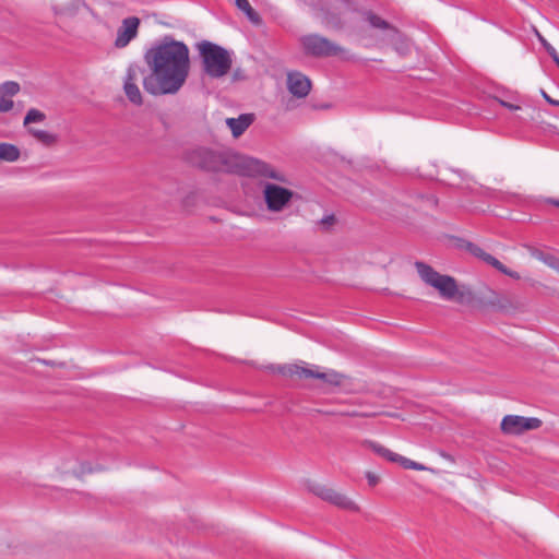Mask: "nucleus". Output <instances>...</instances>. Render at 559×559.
I'll return each instance as SVG.
<instances>
[{
	"label": "nucleus",
	"mask_w": 559,
	"mask_h": 559,
	"mask_svg": "<svg viewBox=\"0 0 559 559\" xmlns=\"http://www.w3.org/2000/svg\"><path fill=\"white\" fill-rule=\"evenodd\" d=\"M415 267L420 278L429 286L437 289L440 296L447 300H455L460 304L474 300L473 292L467 287L459 288L456 280L450 275L440 274L429 264L416 261Z\"/></svg>",
	"instance_id": "7ed1b4c3"
},
{
	"label": "nucleus",
	"mask_w": 559,
	"mask_h": 559,
	"mask_svg": "<svg viewBox=\"0 0 559 559\" xmlns=\"http://www.w3.org/2000/svg\"><path fill=\"white\" fill-rule=\"evenodd\" d=\"M536 34L542 46L546 49L557 67H559V55L556 49L538 32Z\"/></svg>",
	"instance_id": "bb28decb"
},
{
	"label": "nucleus",
	"mask_w": 559,
	"mask_h": 559,
	"mask_svg": "<svg viewBox=\"0 0 559 559\" xmlns=\"http://www.w3.org/2000/svg\"><path fill=\"white\" fill-rule=\"evenodd\" d=\"M558 68H559V66H558Z\"/></svg>",
	"instance_id": "49530a36"
},
{
	"label": "nucleus",
	"mask_w": 559,
	"mask_h": 559,
	"mask_svg": "<svg viewBox=\"0 0 559 559\" xmlns=\"http://www.w3.org/2000/svg\"><path fill=\"white\" fill-rule=\"evenodd\" d=\"M20 148L11 143H0V162H15L20 158Z\"/></svg>",
	"instance_id": "4be33fe9"
},
{
	"label": "nucleus",
	"mask_w": 559,
	"mask_h": 559,
	"mask_svg": "<svg viewBox=\"0 0 559 559\" xmlns=\"http://www.w3.org/2000/svg\"><path fill=\"white\" fill-rule=\"evenodd\" d=\"M294 192L275 183H265L263 197L266 206L272 212L282 211L292 200Z\"/></svg>",
	"instance_id": "6e6552de"
},
{
	"label": "nucleus",
	"mask_w": 559,
	"mask_h": 559,
	"mask_svg": "<svg viewBox=\"0 0 559 559\" xmlns=\"http://www.w3.org/2000/svg\"><path fill=\"white\" fill-rule=\"evenodd\" d=\"M308 378L319 379V380H322L323 382H325L330 385H334V386L343 385L347 379V377L345 374L340 373L335 370L320 372V371H314L312 369H311V374H309Z\"/></svg>",
	"instance_id": "dca6fc26"
},
{
	"label": "nucleus",
	"mask_w": 559,
	"mask_h": 559,
	"mask_svg": "<svg viewBox=\"0 0 559 559\" xmlns=\"http://www.w3.org/2000/svg\"><path fill=\"white\" fill-rule=\"evenodd\" d=\"M540 261L545 262L547 265L551 266V267H556L558 270V266H559V260L556 259L554 255H550V254H545L544 255V259H542Z\"/></svg>",
	"instance_id": "2f4dec72"
},
{
	"label": "nucleus",
	"mask_w": 559,
	"mask_h": 559,
	"mask_svg": "<svg viewBox=\"0 0 559 559\" xmlns=\"http://www.w3.org/2000/svg\"><path fill=\"white\" fill-rule=\"evenodd\" d=\"M94 469L92 468L90 463H82L80 467L79 476H82L87 473H92Z\"/></svg>",
	"instance_id": "c9c22d12"
},
{
	"label": "nucleus",
	"mask_w": 559,
	"mask_h": 559,
	"mask_svg": "<svg viewBox=\"0 0 559 559\" xmlns=\"http://www.w3.org/2000/svg\"><path fill=\"white\" fill-rule=\"evenodd\" d=\"M520 302L509 295L498 294V298L496 300V306L493 309L501 312H512L519 309Z\"/></svg>",
	"instance_id": "aec40b11"
},
{
	"label": "nucleus",
	"mask_w": 559,
	"mask_h": 559,
	"mask_svg": "<svg viewBox=\"0 0 559 559\" xmlns=\"http://www.w3.org/2000/svg\"><path fill=\"white\" fill-rule=\"evenodd\" d=\"M239 78H240V73H239V71L237 70V71H235V72H234V79H235V80H238Z\"/></svg>",
	"instance_id": "79ce46f5"
},
{
	"label": "nucleus",
	"mask_w": 559,
	"mask_h": 559,
	"mask_svg": "<svg viewBox=\"0 0 559 559\" xmlns=\"http://www.w3.org/2000/svg\"><path fill=\"white\" fill-rule=\"evenodd\" d=\"M320 223L322 225H324L325 227H330L332 226L334 223H335V216L334 215H328V216H324Z\"/></svg>",
	"instance_id": "f704fd0d"
},
{
	"label": "nucleus",
	"mask_w": 559,
	"mask_h": 559,
	"mask_svg": "<svg viewBox=\"0 0 559 559\" xmlns=\"http://www.w3.org/2000/svg\"><path fill=\"white\" fill-rule=\"evenodd\" d=\"M13 100L0 94V112H7L13 108Z\"/></svg>",
	"instance_id": "7c9ffc66"
},
{
	"label": "nucleus",
	"mask_w": 559,
	"mask_h": 559,
	"mask_svg": "<svg viewBox=\"0 0 559 559\" xmlns=\"http://www.w3.org/2000/svg\"><path fill=\"white\" fill-rule=\"evenodd\" d=\"M399 464L402 465L404 468H408V469H415V471H425L426 469V466H424L423 464L412 461L402 455L399 461Z\"/></svg>",
	"instance_id": "c85d7f7f"
},
{
	"label": "nucleus",
	"mask_w": 559,
	"mask_h": 559,
	"mask_svg": "<svg viewBox=\"0 0 559 559\" xmlns=\"http://www.w3.org/2000/svg\"><path fill=\"white\" fill-rule=\"evenodd\" d=\"M307 488L310 492L319 497L320 499L347 511L359 512L360 508L357 503H355L352 499H349L346 495L326 487L324 485L309 481Z\"/></svg>",
	"instance_id": "423d86ee"
},
{
	"label": "nucleus",
	"mask_w": 559,
	"mask_h": 559,
	"mask_svg": "<svg viewBox=\"0 0 559 559\" xmlns=\"http://www.w3.org/2000/svg\"><path fill=\"white\" fill-rule=\"evenodd\" d=\"M266 368L272 372H276L287 377L298 376L300 378H308L309 374H311V369L295 364L270 365Z\"/></svg>",
	"instance_id": "2eb2a0df"
},
{
	"label": "nucleus",
	"mask_w": 559,
	"mask_h": 559,
	"mask_svg": "<svg viewBox=\"0 0 559 559\" xmlns=\"http://www.w3.org/2000/svg\"><path fill=\"white\" fill-rule=\"evenodd\" d=\"M19 91L20 85L13 81H8L0 86V94L3 96H14Z\"/></svg>",
	"instance_id": "a878e982"
},
{
	"label": "nucleus",
	"mask_w": 559,
	"mask_h": 559,
	"mask_svg": "<svg viewBox=\"0 0 559 559\" xmlns=\"http://www.w3.org/2000/svg\"><path fill=\"white\" fill-rule=\"evenodd\" d=\"M441 455L447 460L453 461V457L448 453L442 452Z\"/></svg>",
	"instance_id": "a19ab883"
},
{
	"label": "nucleus",
	"mask_w": 559,
	"mask_h": 559,
	"mask_svg": "<svg viewBox=\"0 0 559 559\" xmlns=\"http://www.w3.org/2000/svg\"><path fill=\"white\" fill-rule=\"evenodd\" d=\"M362 445L369 448L374 453H377L378 455L384 457L385 460H388L390 462L399 463V461L401 459L400 454L392 452L391 450L386 449L385 447H383L374 441L365 440V441H362Z\"/></svg>",
	"instance_id": "a211bd4d"
},
{
	"label": "nucleus",
	"mask_w": 559,
	"mask_h": 559,
	"mask_svg": "<svg viewBox=\"0 0 559 559\" xmlns=\"http://www.w3.org/2000/svg\"><path fill=\"white\" fill-rule=\"evenodd\" d=\"M186 160L205 171L261 176L283 183L288 182L286 176L270 164L238 153L197 147L186 154Z\"/></svg>",
	"instance_id": "f03ea898"
},
{
	"label": "nucleus",
	"mask_w": 559,
	"mask_h": 559,
	"mask_svg": "<svg viewBox=\"0 0 559 559\" xmlns=\"http://www.w3.org/2000/svg\"><path fill=\"white\" fill-rule=\"evenodd\" d=\"M254 121L253 114H241L237 118H227L226 124L229 127L234 138H239Z\"/></svg>",
	"instance_id": "4468645a"
},
{
	"label": "nucleus",
	"mask_w": 559,
	"mask_h": 559,
	"mask_svg": "<svg viewBox=\"0 0 559 559\" xmlns=\"http://www.w3.org/2000/svg\"><path fill=\"white\" fill-rule=\"evenodd\" d=\"M318 413L323 414V415H330V416H338V409H329V411L319 409Z\"/></svg>",
	"instance_id": "4c0bfd02"
},
{
	"label": "nucleus",
	"mask_w": 559,
	"mask_h": 559,
	"mask_svg": "<svg viewBox=\"0 0 559 559\" xmlns=\"http://www.w3.org/2000/svg\"><path fill=\"white\" fill-rule=\"evenodd\" d=\"M540 93L548 104L559 106V100L552 99L544 90H542Z\"/></svg>",
	"instance_id": "e433bc0d"
},
{
	"label": "nucleus",
	"mask_w": 559,
	"mask_h": 559,
	"mask_svg": "<svg viewBox=\"0 0 559 559\" xmlns=\"http://www.w3.org/2000/svg\"><path fill=\"white\" fill-rule=\"evenodd\" d=\"M364 20L372 27L386 32V38L391 44H397L402 40V33L388 21L376 14L370 10L361 12Z\"/></svg>",
	"instance_id": "9b49d317"
},
{
	"label": "nucleus",
	"mask_w": 559,
	"mask_h": 559,
	"mask_svg": "<svg viewBox=\"0 0 559 559\" xmlns=\"http://www.w3.org/2000/svg\"><path fill=\"white\" fill-rule=\"evenodd\" d=\"M525 248L527 249V251L530 252V254L538 260H542L544 259V255L545 253L543 251H540L539 249L533 247V246H528L526 245Z\"/></svg>",
	"instance_id": "473e14b6"
},
{
	"label": "nucleus",
	"mask_w": 559,
	"mask_h": 559,
	"mask_svg": "<svg viewBox=\"0 0 559 559\" xmlns=\"http://www.w3.org/2000/svg\"><path fill=\"white\" fill-rule=\"evenodd\" d=\"M40 362L47 365V366H63L64 364L63 362H55V361H51V360H45V359H39Z\"/></svg>",
	"instance_id": "58836bf2"
},
{
	"label": "nucleus",
	"mask_w": 559,
	"mask_h": 559,
	"mask_svg": "<svg viewBox=\"0 0 559 559\" xmlns=\"http://www.w3.org/2000/svg\"><path fill=\"white\" fill-rule=\"evenodd\" d=\"M198 49L203 71L210 78L219 79L230 71L233 60L227 49L207 40L199 43Z\"/></svg>",
	"instance_id": "20e7f679"
},
{
	"label": "nucleus",
	"mask_w": 559,
	"mask_h": 559,
	"mask_svg": "<svg viewBox=\"0 0 559 559\" xmlns=\"http://www.w3.org/2000/svg\"><path fill=\"white\" fill-rule=\"evenodd\" d=\"M550 203L559 207V200H550Z\"/></svg>",
	"instance_id": "37998d69"
},
{
	"label": "nucleus",
	"mask_w": 559,
	"mask_h": 559,
	"mask_svg": "<svg viewBox=\"0 0 559 559\" xmlns=\"http://www.w3.org/2000/svg\"><path fill=\"white\" fill-rule=\"evenodd\" d=\"M362 445L369 448L374 453H377L378 455L384 457L385 460H388L390 462L399 463V461L401 459L400 454L392 452L391 450L386 449L385 447H383L374 441L365 440V441H362Z\"/></svg>",
	"instance_id": "f3484780"
},
{
	"label": "nucleus",
	"mask_w": 559,
	"mask_h": 559,
	"mask_svg": "<svg viewBox=\"0 0 559 559\" xmlns=\"http://www.w3.org/2000/svg\"><path fill=\"white\" fill-rule=\"evenodd\" d=\"M28 132L40 143L45 145H53L57 142V135L48 131L28 128Z\"/></svg>",
	"instance_id": "5701e85b"
},
{
	"label": "nucleus",
	"mask_w": 559,
	"mask_h": 559,
	"mask_svg": "<svg viewBox=\"0 0 559 559\" xmlns=\"http://www.w3.org/2000/svg\"><path fill=\"white\" fill-rule=\"evenodd\" d=\"M338 416H346V417H369L371 414L366 412H360L358 409L346 407L338 409Z\"/></svg>",
	"instance_id": "cd10ccee"
},
{
	"label": "nucleus",
	"mask_w": 559,
	"mask_h": 559,
	"mask_svg": "<svg viewBox=\"0 0 559 559\" xmlns=\"http://www.w3.org/2000/svg\"><path fill=\"white\" fill-rule=\"evenodd\" d=\"M366 478L368 480V485L371 486V487H374L379 484L380 481V478L378 475H376L374 473L372 472H367L366 473Z\"/></svg>",
	"instance_id": "72a5a7b5"
},
{
	"label": "nucleus",
	"mask_w": 559,
	"mask_h": 559,
	"mask_svg": "<svg viewBox=\"0 0 559 559\" xmlns=\"http://www.w3.org/2000/svg\"><path fill=\"white\" fill-rule=\"evenodd\" d=\"M236 7L242 11L247 19L254 25H260L262 23V19L259 13L251 7L248 0H235Z\"/></svg>",
	"instance_id": "412c9836"
},
{
	"label": "nucleus",
	"mask_w": 559,
	"mask_h": 559,
	"mask_svg": "<svg viewBox=\"0 0 559 559\" xmlns=\"http://www.w3.org/2000/svg\"><path fill=\"white\" fill-rule=\"evenodd\" d=\"M502 104H503V106L508 107L511 110H515V109L520 108L519 106H515V105H512V104H509V103H502Z\"/></svg>",
	"instance_id": "ea45409f"
},
{
	"label": "nucleus",
	"mask_w": 559,
	"mask_h": 559,
	"mask_svg": "<svg viewBox=\"0 0 559 559\" xmlns=\"http://www.w3.org/2000/svg\"><path fill=\"white\" fill-rule=\"evenodd\" d=\"M140 20L135 16L127 17L118 28L115 46L117 48L126 47L138 34Z\"/></svg>",
	"instance_id": "ddd939ff"
},
{
	"label": "nucleus",
	"mask_w": 559,
	"mask_h": 559,
	"mask_svg": "<svg viewBox=\"0 0 559 559\" xmlns=\"http://www.w3.org/2000/svg\"><path fill=\"white\" fill-rule=\"evenodd\" d=\"M287 90L297 98H305L311 90V81L298 71L287 73Z\"/></svg>",
	"instance_id": "f8f14e48"
},
{
	"label": "nucleus",
	"mask_w": 559,
	"mask_h": 559,
	"mask_svg": "<svg viewBox=\"0 0 559 559\" xmlns=\"http://www.w3.org/2000/svg\"><path fill=\"white\" fill-rule=\"evenodd\" d=\"M498 293L492 290L491 288L486 287L484 292L480 293L477 300L484 307L495 308Z\"/></svg>",
	"instance_id": "b1692460"
},
{
	"label": "nucleus",
	"mask_w": 559,
	"mask_h": 559,
	"mask_svg": "<svg viewBox=\"0 0 559 559\" xmlns=\"http://www.w3.org/2000/svg\"><path fill=\"white\" fill-rule=\"evenodd\" d=\"M306 55L324 58L340 55L344 49L329 38L318 34L305 35L300 38Z\"/></svg>",
	"instance_id": "39448f33"
},
{
	"label": "nucleus",
	"mask_w": 559,
	"mask_h": 559,
	"mask_svg": "<svg viewBox=\"0 0 559 559\" xmlns=\"http://www.w3.org/2000/svg\"><path fill=\"white\" fill-rule=\"evenodd\" d=\"M144 61L150 73L143 76V88L153 96L177 94L189 76V48L170 36L147 49Z\"/></svg>",
	"instance_id": "f257e3e1"
},
{
	"label": "nucleus",
	"mask_w": 559,
	"mask_h": 559,
	"mask_svg": "<svg viewBox=\"0 0 559 559\" xmlns=\"http://www.w3.org/2000/svg\"><path fill=\"white\" fill-rule=\"evenodd\" d=\"M558 271H559V266H558Z\"/></svg>",
	"instance_id": "a18cd8bd"
},
{
	"label": "nucleus",
	"mask_w": 559,
	"mask_h": 559,
	"mask_svg": "<svg viewBox=\"0 0 559 559\" xmlns=\"http://www.w3.org/2000/svg\"><path fill=\"white\" fill-rule=\"evenodd\" d=\"M140 75H146L145 69L136 63L128 67L123 90L128 99L134 105H142L143 103L142 94L135 83Z\"/></svg>",
	"instance_id": "1a4fd4ad"
},
{
	"label": "nucleus",
	"mask_w": 559,
	"mask_h": 559,
	"mask_svg": "<svg viewBox=\"0 0 559 559\" xmlns=\"http://www.w3.org/2000/svg\"><path fill=\"white\" fill-rule=\"evenodd\" d=\"M46 119V115L35 108H32L27 111L25 118H24V126H28L33 122H41Z\"/></svg>",
	"instance_id": "393cba45"
},
{
	"label": "nucleus",
	"mask_w": 559,
	"mask_h": 559,
	"mask_svg": "<svg viewBox=\"0 0 559 559\" xmlns=\"http://www.w3.org/2000/svg\"><path fill=\"white\" fill-rule=\"evenodd\" d=\"M466 251H468L472 255L478 258L479 260L484 261L485 263L491 265L497 271L501 272L502 274L510 276L514 280H520V274L515 271H512L508 269L506 265H503L498 259H496L493 255L485 252L479 246L471 242V241H463V245L461 246Z\"/></svg>",
	"instance_id": "9d476101"
},
{
	"label": "nucleus",
	"mask_w": 559,
	"mask_h": 559,
	"mask_svg": "<svg viewBox=\"0 0 559 559\" xmlns=\"http://www.w3.org/2000/svg\"><path fill=\"white\" fill-rule=\"evenodd\" d=\"M325 22L326 24L335 27V28H342L343 22L341 21V17L333 13V12H326L325 13Z\"/></svg>",
	"instance_id": "c756f323"
},
{
	"label": "nucleus",
	"mask_w": 559,
	"mask_h": 559,
	"mask_svg": "<svg viewBox=\"0 0 559 559\" xmlns=\"http://www.w3.org/2000/svg\"><path fill=\"white\" fill-rule=\"evenodd\" d=\"M362 445L369 448L374 453H377L378 455L384 457L385 460H388L390 462L399 463V461L401 459L400 454L392 452L391 450L386 449L385 447H383L374 441L365 440V441H362Z\"/></svg>",
	"instance_id": "6ab92c4d"
},
{
	"label": "nucleus",
	"mask_w": 559,
	"mask_h": 559,
	"mask_svg": "<svg viewBox=\"0 0 559 559\" xmlns=\"http://www.w3.org/2000/svg\"><path fill=\"white\" fill-rule=\"evenodd\" d=\"M543 421L536 417H523L519 415H507L502 418L501 430L506 435H521L524 431L540 428Z\"/></svg>",
	"instance_id": "0eeeda50"
},
{
	"label": "nucleus",
	"mask_w": 559,
	"mask_h": 559,
	"mask_svg": "<svg viewBox=\"0 0 559 559\" xmlns=\"http://www.w3.org/2000/svg\"><path fill=\"white\" fill-rule=\"evenodd\" d=\"M429 201H431L433 204H437V200L433 197L429 198Z\"/></svg>",
	"instance_id": "c03bdc74"
}]
</instances>
